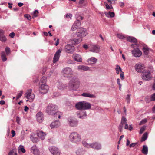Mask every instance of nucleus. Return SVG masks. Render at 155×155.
<instances>
[{"label":"nucleus","instance_id":"1","mask_svg":"<svg viewBox=\"0 0 155 155\" xmlns=\"http://www.w3.org/2000/svg\"><path fill=\"white\" fill-rule=\"evenodd\" d=\"M69 138L71 143L76 144H79L82 140L81 134L76 132H73L70 133Z\"/></svg>","mask_w":155,"mask_h":155},{"label":"nucleus","instance_id":"2","mask_svg":"<svg viewBox=\"0 0 155 155\" xmlns=\"http://www.w3.org/2000/svg\"><path fill=\"white\" fill-rule=\"evenodd\" d=\"M80 85L79 79L76 78H73L70 80L68 86L71 90L76 91L79 88Z\"/></svg>","mask_w":155,"mask_h":155},{"label":"nucleus","instance_id":"3","mask_svg":"<svg viewBox=\"0 0 155 155\" xmlns=\"http://www.w3.org/2000/svg\"><path fill=\"white\" fill-rule=\"evenodd\" d=\"M58 107L52 104H49L46 109V112L49 115L53 116L55 114L56 111L58 110Z\"/></svg>","mask_w":155,"mask_h":155},{"label":"nucleus","instance_id":"4","mask_svg":"<svg viewBox=\"0 0 155 155\" xmlns=\"http://www.w3.org/2000/svg\"><path fill=\"white\" fill-rule=\"evenodd\" d=\"M87 35L86 29L83 28H80L78 29L77 31V35L78 37H80L82 38L85 37Z\"/></svg>","mask_w":155,"mask_h":155},{"label":"nucleus","instance_id":"5","mask_svg":"<svg viewBox=\"0 0 155 155\" xmlns=\"http://www.w3.org/2000/svg\"><path fill=\"white\" fill-rule=\"evenodd\" d=\"M63 75L65 77L70 78L73 75V71L70 67H66L63 70Z\"/></svg>","mask_w":155,"mask_h":155},{"label":"nucleus","instance_id":"6","mask_svg":"<svg viewBox=\"0 0 155 155\" xmlns=\"http://www.w3.org/2000/svg\"><path fill=\"white\" fill-rule=\"evenodd\" d=\"M142 78V79L145 81H149L152 78L151 74L149 70H144L143 72Z\"/></svg>","mask_w":155,"mask_h":155},{"label":"nucleus","instance_id":"7","mask_svg":"<svg viewBox=\"0 0 155 155\" xmlns=\"http://www.w3.org/2000/svg\"><path fill=\"white\" fill-rule=\"evenodd\" d=\"M32 90L31 89H29L25 93V97L30 100V101L32 102L35 98V95L33 93H32Z\"/></svg>","mask_w":155,"mask_h":155},{"label":"nucleus","instance_id":"8","mask_svg":"<svg viewBox=\"0 0 155 155\" xmlns=\"http://www.w3.org/2000/svg\"><path fill=\"white\" fill-rule=\"evenodd\" d=\"M89 51L91 52L98 53L100 51V47L97 45H91L89 46Z\"/></svg>","mask_w":155,"mask_h":155},{"label":"nucleus","instance_id":"9","mask_svg":"<svg viewBox=\"0 0 155 155\" xmlns=\"http://www.w3.org/2000/svg\"><path fill=\"white\" fill-rule=\"evenodd\" d=\"M49 89V87L46 84H42L39 88V91L42 94L46 93Z\"/></svg>","mask_w":155,"mask_h":155},{"label":"nucleus","instance_id":"10","mask_svg":"<svg viewBox=\"0 0 155 155\" xmlns=\"http://www.w3.org/2000/svg\"><path fill=\"white\" fill-rule=\"evenodd\" d=\"M74 46L69 44L66 45L64 48L65 52L70 54L72 53L74 51Z\"/></svg>","mask_w":155,"mask_h":155},{"label":"nucleus","instance_id":"11","mask_svg":"<svg viewBox=\"0 0 155 155\" xmlns=\"http://www.w3.org/2000/svg\"><path fill=\"white\" fill-rule=\"evenodd\" d=\"M49 150L51 153L54 155H60V152L58 149L56 147L51 146L49 148Z\"/></svg>","mask_w":155,"mask_h":155},{"label":"nucleus","instance_id":"12","mask_svg":"<svg viewBox=\"0 0 155 155\" xmlns=\"http://www.w3.org/2000/svg\"><path fill=\"white\" fill-rule=\"evenodd\" d=\"M68 124L71 127L76 126L78 123L77 121L71 117L68 118Z\"/></svg>","mask_w":155,"mask_h":155},{"label":"nucleus","instance_id":"13","mask_svg":"<svg viewBox=\"0 0 155 155\" xmlns=\"http://www.w3.org/2000/svg\"><path fill=\"white\" fill-rule=\"evenodd\" d=\"M61 53V51L60 50H58L57 51L53 58V62L54 63H55L58 61L60 56Z\"/></svg>","mask_w":155,"mask_h":155},{"label":"nucleus","instance_id":"14","mask_svg":"<svg viewBox=\"0 0 155 155\" xmlns=\"http://www.w3.org/2000/svg\"><path fill=\"white\" fill-rule=\"evenodd\" d=\"M132 52L133 55L136 57H139L142 55L141 51L138 48L133 50Z\"/></svg>","mask_w":155,"mask_h":155},{"label":"nucleus","instance_id":"15","mask_svg":"<svg viewBox=\"0 0 155 155\" xmlns=\"http://www.w3.org/2000/svg\"><path fill=\"white\" fill-rule=\"evenodd\" d=\"M36 134L37 136L42 140L45 138V136L46 135L45 133L39 130L37 131Z\"/></svg>","mask_w":155,"mask_h":155},{"label":"nucleus","instance_id":"16","mask_svg":"<svg viewBox=\"0 0 155 155\" xmlns=\"http://www.w3.org/2000/svg\"><path fill=\"white\" fill-rule=\"evenodd\" d=\"M144 68V65L140 64H136L135 66V70L138 72H142Z\"/></svg>","mask_w":155,"mask_h":155},{"label":"nucleus","instance_id":"17","mask_svg":"<svg viewBox=\"0 0 155 155\" xmlns=\"http://www.w3.org/2000/svg\"><path fill=\"white\" fill-rule=\"evenodd\" d=\"M72 57L73 59L78 62H81L82 61V59L81 56L78 54H74Z\"/></svg>","mask_w":155,"mask_h":155},{"label":"nucleus","instance_id":"18","mask_svg":"<svg viewBox=\"0 0 155 155\" xmlns=\"http://www.w3.org/2000/svg\"><path fill=\"white\" fill-rule=\"evenodd\" d=\"M36 117L37 121L39 123L42 122L43 119V114L41 112H38L36 115Z\"/></svg>","mask_w":155,"mask_h":155},{"label":"nucleus","instance_id":"19","mask_svg":"<svg viewBox=\"0 0 155 155\" xmlns=\"http://www.w3.org/2000/svg\"><path fill=\"white\" fill-rule=\"evenodd\" d=\"M97 150L101 149V144L97 142H95L91 143V147Z\"/></svg>","mask_w":155,"mask_h":155},{"label":"nucleus","instance_id":"20","mask_svg":"<svg viewBox=\"0 0 155 155\" xmlns=\"http://www.w3.org/2000/svg\"><path fill=\"white\" fill-rule=\"evenodd\" d=\"M31 151L35 155H39V150L36 146H33L31 147Z\"/></svg>","mask_w":155,"mask_h":155},{"label":"nucleus","instance_id":"21","mask_svg":"<svg viewBox=\"0 0 155 155\" xmlns=\"http://www.w3.org/2000/svg\"><path fill=\"white\" fill-rule=\"evenodd\" d=\"M60 125V122L59 121L56 120L51 123L50 125L51 128H57Z\"/></svg>","mask_w":155,"mask_h":155},{"label":"nucleus","instance_id":"22","mask_svg":"<svg viewBox=\"0 0 155 155\" xmlns=\"http://www.w3.org/2000/svg\"><path fill=\"white\" fill-rule=\"evenodd\" d=\"M126 120V118L123 116L121 120L120 123L118 127L119 130L120 132H122V131L124 126V121H125Z\"/></svg>","mask_w":155,"mask_h":155},{"label":"nucleus","instance_id":"23","mask_svg":"<svg viewBox=\"0 0 155 155\" xmlns=\"http://www.w3.org/2000/svg\"><path fill=\"white\" fill-rule=\"evenodd\" d=\"M87 115L85 111H81L79 113H78V117L81 119H84L86 117Z\"/></svg>","mask_w":155,"mask_h":155},{"label":"nucleus","instance_id":"24","mask_svg":"<svg viewBox=\"0 0 155 155\" xmlns=\"http://www.w3.org/2000/svg\"><path fill=\"white\" fill-rule=\"evenodd\" d=\"M83 102L84 110H88L91 108V104L85 101H83Z\"/></svg>","mask_w":155,"mask_h":155},{"label":"nucleus","instance_id":"25","mask_svg":"<svg viewBox=\"0 0 155 155\" xmlns=\"http://www.w3.org/2000/svg\"><path fill=\"white\" fill-rule=\"evenodd\" d=\"M78 69L79 70L87 71L90 70V68L87 66L80 65L78 67Z\"/></svg>","mask_w":155,"mask_h":155},{"label":"nucleus","instance_id":"26","mask_svg":"<svg viewBox=\"0 0 155 155\" xmlns=\"http://www.w3.org/2000/svg\"><path fill=\"white\" fill-rule=\"evenodd\" d=\"M75 107L78 110H83V102L81 101L77 103Z\"/></svg>","mask_w":155,"mask_h":155},{"label":"nucleus","instance_id":"27","mask_svg":"<svg viewBox=\"0 0 155 155\" xmlns=\"http://www.w3.org/2000/svg\"><path fill=\"white\" fill-rule=\"evenodd\" d=\"M97 61V59L94 57H91L89 58L87 62L90 63L95 64Z\"/></svg>","mask_w":155,"mask_h":155},{"label":"nucleus","instance_id":"28","mask_svg":"<svg viewBox=\"0 0 155 155\" xmlns=\"http://www.w3.org/2000/svg\"><path fill=\"white\" fill-rule=\"evenodd\" d=\"M57 86L59 89L63 90L67 87V85L63 84L61 82H58L57 84Z\"/></svg>","mask_w":155,"mask_h":155},{"label":"nucleus","instance_id":"29","mask_svg":"<svg viewBox=\"0 0 155 155\" xmlns=\"http://www.w3.org/2000/svg\"><path fill=\"white\" fill-rule=\"evenodd\" d=\"M81 96L83 97L89 98H95V96L94 95L88 93H83L82 94Z\"/></svg>","mask_w":155,"mask_h":155},{"label":"nucleus","instance_id":"30","mask_svg":"<svg viewBox=\"0 0 155 155\" xmlns=\"http://www.w3.org/2000/svg\"><path fill=\"white\" fill-rule=\"evenodd\" d=\"M72 43L74 45H77L82 41V39L81 38L79 39L74 38L71 40Z\"/></svg>","mask_w":155,"mask_h":155},{"label":"nucleus","instance_id":"31","mask_svg":"<svg viewBox=\"0 0 155 155\" xmlns=\"http://www.w3.org/2000/svg\"><path fill=\"white\" fill-rule=\"evenodd\" d=\"M127 40L131 42L136 43L137 42L136 39L133 37L129 36L127 37Z\"/></svg>","mask_w":155,"mask_h":155},{"label":"nucleus","instance_id":"32","mask_svg":"<svg viewBox=\"0 0 155 155\" xmlns=\"http://www.w3.org/2000/svg\"><path fill=\"white\" fill-rule=\"evenodd\" d=\"M1 57L3 62H5L7 60V58L5 53L4 51H2L1 53Z\"/></svg>","mask_w":155,"mask_h":155},{"label":"nucleus","instance_id":"33","mask_svg":"<svg viewBox=\"0 0 155 155\" xmlns=\"http://www.w3.org/2000/svg\"><path fill=\"white\" fill-rule=\"evenodd\" d=\"M148 149L146 145L143 146V149H142V153L144 154L147 155L148 153Z\"/></svg>","mask_w":155,"mask_h":155},{"label":"nucleus","instance_id":"34","mask_svg":"<svg viewBox=\"0 0 155 155\" xmlns=\"http://www.w3.org/2000/svg\"><path fill=\"white\" fill-rule=\"evenodd\" d=\"M18 151L19 153H20L21 152H22L23 153H25V150L23 146L20 145L18 147Z\"/></svg>","mask_w":155,"mask_h":155},{"label":"nucleus","instance_id":"35","mask_svg":"<svg viewBox=\"0 0 155 155\" xmlns=\"http://www.w3.org/2000/svg\"><path fill=\"white\" fill-rule=\"evenodd\" d=\"M7 39L5 36L3 35H2L0 36V41L3 42H5L7 41Z\"/></svg>","mask_w":155,"mask_h":155},{"label":"nucleus","instance_id":"36","mask_svg":"<svg viewBox=\"0 0 155 155\" xmlns=\"http://www.w3.org/2000/svg\"><path fill=\"white\" fill-rule=\"evenodd\" d=\"M106 15L107 17H113L115 16L114 13V12H109V13L105 12Z\"/></svg>","mask_w":155,"mask_h":155},{"label":"nucleus","instance_id":"37","mask_svg":"<svg viewBox=\"0 0 155 155\" xmlns=\"http://www.w3.org/2000/svg\"><path fill=\"white\" fill-rule=\"evenodd\" d=\"M8 155H17L16 149V148L12 149L9 152Z\"/></svg>","mask_w":155,"mask_h":155},{"label":"nucleus","instance_id":"38","mask_svg":"<svg viewBox=\"0 0 155 155\" xmlns=\"http://www.w3.org/2000/svg\"><path fill=\"white\" fill-rule=\"evenodd\" d=\"M115 70L116 73L117 74H119L120 72H121L122 71L120 67L118 65H117L115 68Z\"/></svg>","mask_w":155,"mask_h":155},{"label":"nucleus","instance_id":"39","mask_svg":"<svg viewBox=\"0 0 155 155\" xmlns=\"http://www.w3.org/2000/svg\"><path fill=\"white\" fill-rule=\"evenodd\" d=\"M62 114V113L57 110L56 111L55 113V114L53 116H54L55 118H57L58 117V118L60 119L61 115Z\"/></svg>","mask_w":155,"mask_h":155},{"label":"nucleus","instance_id":"40","mask_svg":"<svg viewBox=\"0 0 155 155\" xmlns=\"http://www.w3.org/2000/svg\"><path fill=\"white\" fill-rule=\"evenodd\" d=\"M147 136L148 134L147 132L144 133L141 137V142L145 141L147 139Z\"/></svg>","mask_w":155,"mask_h":155},{"label":"nucleus","instance_id":"41","mask_svg":"<svg viewBox=\"0 0 155 155\" xmlns=\"http://www.w3.org/2000/svg\"><path fill=\"white\" fill-rule=\"evenodd\" d=\"M82 144L83 145L86 147L87 148H90L91 147V143L89 144L87 143L85 141H83L82 142Z\"/></svg>","mask_w":155,"mask_h":155},{"label":"nucleus","instance_id":"42","mask_svg":"<svg viewBox=\"0 0 155 155\" xmlns=\"http://www.w3.org/2000/svg\"><path fill=\"white\" fill-rule=\"evenodd\" d=\"M30 139L33 143H36L38 141V139L37 138L34 137L31 135H30Z\"/></svg>","mask_w":155,"mask_h":155},{"label":"nucleus","instance_id":"43","mask_svg":"<svg viewBox=\"0 0 155 155\" xmlns=\"http://www.w3.org/2000/svg\"><path fill=\"white\" fill-rule=\"evenodd\" d=\"M149 48L147 47H143V50L146 55H147L148 54V51Z\"/></svg>","mask_w":155,"mask_h":155},{"label":"nucleus","instance_id":"44","mask_svg":"<svg viewBox=\"0 0 155 155\" xmlns=\"http://www.w3.org/2000/svg\"><path fill=\"white\" fill-rule=\"evenodd\" d=\"M23 94V91H20L18 93L17 96L16 97V100L19 99L22 96Z\"/></svg>","mask_w":155,"mask_h":155},{"label":"nucleus","instance_id":"45","mask_svg":"<svg viewBox=\"0 0 155 155\" xmlns=\"http://www.w3.org/2000/svg\"><path fill=\"white\" fill-rule=\"evenodd\" d=\"M131 95L130 94H128L126 97V101L127 103H129L130 102V97Z\"/></svg>","mask_w":155,"mask_h":155},{"label":"nucleus","instance_id":"46","mask_svg":"<svg viewBox=\"0 0 155 155\" xmlns=\"http://www.w3.org/2000/svg\"><path fill=\"white\" fill-rule=\"evenodd\" d=\"M74 23L75 25H76V26L78 28L80 25H81L80 22L78 19H77L76 21H75L74 22Z\"/></svg>","mask_w":155,"mask_h":155},{"label":"nucleus","instance_id":"47","mask_svg":"<svg viewBox=\"0 0 155 155\" xmlns=\"http://www.w3.org/2000/svg\"><path fill=\"white\" fill-rule=\"evenodd\" d=\"M147 121V119L145 118L143 119L140 122L139 124L140 125H141L143 124L146 123Z\"/></svg>","mask_w":155,"mask_h":155},{"label":"nucleus","instance_id":"48","mask_svg":"<svg viewBox=\"0 0 155 155\" xmlns=\"http://www.w3.org/2000/svg\"><path fill=\"white\" fill-rule=\"evenodd\" d=\"M104 4L106 6V9H113V7L112 6H110L107 3H104Z\"/></svg>","mask_w":155,"mask_h":155},{"label":"nucleus","instance_id":"49","mask_svg":"<svg viewBox=\"0 0 155 155\" xmlns=\"http://www.w3.org/2000/svg\"><path fill=\"white\" fill-rule=\"evenodd\" d=\"M5 51L7 55H8L10 53V48L8 47H6L5 48Z\"/></svg>","mask_w":155,"mask_h":155},{"label":"nucleus","instance_id":"50","mask_svg":"<svg viewBox=\"0 0 155 155\" xmlns=\"http://www.w3.org/2000/svg\"><path fill=\"white\" fill-rule=\"evenodd\" d=\"M146 126H143L140 129V134H142L145 130Z\"/></svg>","mask_w":155,"mask_h":155},{"label":"nucleus","instance_id":"51","mask_svg":"<svg viewBox=\"0 0 155 155\" xmlns=\"http://www.w3.org/2000/svg\"><path fill=\"white\" fill-rule=\"evenodd\" d=\"M84 0H80L79 3V4L81 6H84L85 5V4H84Z\"/></svg>","mask_w":155,"mask_h":155},{"label":"nucleus","instance_id":"52","mask_svg":"<svg viewBox=\"0 0 155 155\" xmlns=\"http://www.w3.org/2000/svg\"><path fill=\"white\" fill-rule=\"evenodd\" d=\"M46 81V78L45 77H42L40 80V82L42 83H45Z\"/></svg>","mask_w":155,"mask_h":155},{"label":"nucleus","instance_id":"53","mask_svg":"<svg viewBox=\"0 0 155 155\" xmlns=\"http://www.w3.org/2000/svg\"><path fill=\"white\" fill-rule=\"evenodd\" d=\"M117 36L118 38L120 39H123L125 38L124 35L121 34H118L117 35Z\"/></svg>","mask_w":155,"mask_h":155},{"label":"nucleus","instance_id":"54","mask_svg":"<svg viewBox=\"0 0 155 155\" xmlns=\"http://www.w3.org/2000/svg\"><path fill=\"white\" fill-rule=\"evenodd\" d=\"M150 101H155V93L153 94L150 97Z\"/></svg>","mask_w":155,"mask_h":155},{"label":"nucleus","instance_id":"55","mask_svg":"<svg viewBox=\"0 0 155 155\" xmlns=\"http://www.w3.org/2000/svg\"><path fill=\"white\" fill-rule=\"evenodd\" d=\"M78 27H77L76 25H75V24L74 23V24H73V25L72 26V28H71V30L72 31H74L76 29L78 28Z\"/></svg>","mask_w":155,"mask_h":155},{"label":"nucleus","instance_id":"56","mask_svg":"<svg viewBox=\"0 0 155 155\" xmlns=\"http://www.w3.org/2000/svg\"><path fill=\"white\" fill-rule=\"evenodd\" d=\"M24 17L29 20H30L31 19V16L28 14H25L24 15Z\"/></svg>","mask_w":155,"mask_h":155},{"label":"nucleus","instance_id":"57","mask_svg":"<svg viewBox=\"0 0 155 155\" xmlns=\"http://www.w3.org/2000/svg\"><path fill=\"white\" fill-rule=\"evenodd\" d=\"M72 16V15L71 14L68 13L66 15V18H70V19H71V17Z\"/></svg>","mask_w":155,"mask_h":155},{"label":"nucleus","instance_id":"58","mask_svg":"<svg viewBox=\"0 0 155 155\" xmlns=\"http://www.w3.org/2000/svg\"><path fill=\"white\" fill-rule=\"evenodd\" d=\"M127 120L126 118L125 121H124V124H125L124 128L125 129H127L128 128V126L127 122Z\"/></svg>","mask_w":155,"mask_h":155},{"label":"nucleus","instance_id":"59","mask_svg":"<svg viewBox=\"0 0 155 155\" xmlns=\"http://www.w3.org/2000/svg\"><path fill=\"white\" fill-rule=\"evenodd\" d=\"M38 11L37 10H36L34 11V14L33 16L34 17H36L37 16L38 14Z\"/></svg>","mask_w":155,"mask_h":155},{"label":"nucleus","instance_id":"60","mask_svg":"<svg viewBox=\"0 0 155 155\" xmlns=\"http://www.w3.org/2000/svg\"><path fill=\"white\" fill-rule=\"evenodd\" d=\"M124 72L122 71L121 72L120 74V78H121V79L122 80H123L124 79Z\"/></svg>","mask_w":155,"mask_h":155},{"label":"nucleus","instance_id":"61","mask_svg":"<svg viewBox=\"0 0 155 155\" xmlns=\"http://www.w3.org/2000/svg\"><path fill=\"white\" fill-rule=\"evenodd\" d=\"M137 143H132L130 145L129 147H134L137 144Z\"/></svg>","mask_w":155,"mask_h":155},{"label":"nucleus","instance_id":"62","mask_svg":"<svg viewBox=\"0 0 155 155\" xmlns=\"http://www.w3.org/2000/svg\"><path fill=\"white\" fill-rule=\"evenodd\" d=\"M15 33L13 32H12L10 33L9 34V36H10L11 38H13L15 36Z\"/></svg>","mask_w":155,"mask_h":155},{"label":"nucleus","instance_id":"63","mask_svg":"<svg viewBox=\"0 0 155 155\" xmlns=\"http://www.w3.org/2000/svg\"><path fill=\"white\" fill-rule=\"evenodd\" d=\"M11 133L12 134V137H14L15 135V132L13 130L11 131Z\"/></svg>","mask_w":155,"mask_h":155},{"label":"nucleus","instance_id":"64","mask_svg":"<svg viewBox=\"0 0 155 155\" xmlns=\"http://www.w3.org/2000/svg\"><path fill=\"white\" fill-rule=\"evenodd\" d=\"M83 48L85 49H87L88 48V47L87 45L84 44L83 45Z\"/></svg>","mask_w":155,"mask_h":155}]
</instances>
